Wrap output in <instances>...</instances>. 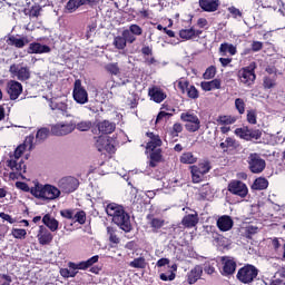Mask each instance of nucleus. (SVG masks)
Here are the masks:
<instances>
[{
    "label": "nucleus",
    "instance_id": "nucleus-1",
    "mask_svg": "<svg viewBox=\"0 0 285 285\" xmlns=\"http://www.w3.org/2000/svg\"><path fill=\"white\" fill-rule=\"evenodd\" d=\"M106 213L109 217H112L114 224L118 225L125 233L132 230V224L130 223V215L126 213L122 206L110 203L106 207Z\"/></svg>",
    "mask_w": 285,
    "mask_h": 285
},
{
    "label": "nucleus",
    "instance_id": "nucleus-2",
    "mask_svg": "<svg viewBox=\"0 0 285 285\" xmlns=\"http://www.w3.org/2000/svg\"><path fill=\"white\" fill-rule=\"evenodd\" d=\"M30 194L36 197V199H41V202H55L61 197V189L57 186L50 184L37 183L35 187H31Z\"/></svg>",
    "mask_w": 285,
    "mask_h": 285
},
{
    "label": "nucleus",
    "instance_id": "nucleus-3",
    "mask_svg": "<svg viewBox=\"0 0 285 285\" xmlns=\"http://www.w3.org/2000/svg\"><path fill=\"white\" fill-rule=\"evenodd\" d=\"M97 262H99V255L92 256L91 258L80 262L78 264L69 262L68 263L69 269L61 268L60 275H61V277H66V278L77 277V273H79L77 271H86V269L90 268V266H92L94 264H97Z\"/></svg>",
    "mask_w": 285,
    "mask_h": 285
},
{
    "label": "nucleus",
    "instance_id": "nucleus-4",
    "mask_svg": "<svg viewBox=\"0 0 285 285\" xmlns=\"http://www.w3.org/2000/svg\"><path fill=\"white\" fill-rule=\"evenodd\" d=\"M257 275H259L257 267L254 265H245L238 269L236 277L242 284H253V282L257 279Z\"/></svg>",
    "mask_w": 285,
    "mask_h": 285
},
{
    "label": "nucleus",
    "instance_id": "nucleus-5",
    "mask_svg": "<svg viewBox=\"0 0 285 285\" xmlns=\"http://www.w3.org/2000/svg\"><path fill=\"white\" fill-rule=\"evenodd\" d=\"M180 119L185 122L187 132H197L202 128V120L193 111L183 112Z\"/></svg>",
    "mask_w": 285,
    "mask_h": 285
},
{
    "label": "nucleus",
    "instance_id": "nucleus-6",
    "mask_svg": "<svg viewBox=\"0 0 285 285\" xmlns=\"http://www.w3.org/2000/svg\"><path fill=\"white\" fill-rule=\"evenodd\" d=\"M248 169L254 175H259L266 170V160L257 153L249 154L247 157Z\"/></svg>",
    "mask_w": 285,
    "mask_h": 285
},
{
    "label": "nucleus",
    "instance_id": "nucleus-7",
    "mask_svg": "<svg viewBox=\"0 0 285 285\" xmlns=\"http://www.w3.org/2000/svg\"><path fill=\"white\" fill-rule=\"evenodd\" d=\"M9 72L12 79H18V81H28V79H30V68L22 63H12L9 68Z\"/></svg>",
    "mask_w": 285,
    "mask_h": 285
},
{
    "label": "nucleus",
    "instance_id": "nucleus-8",
    "mask_svg": "<svg viewBox=\"0 0 285 285\" xmlns=\"http://www.w3.org/2000/svg\"><path fill=\"white\" fill-rule=\"evenodd\" d=\"M75 120H71L69 122L60 121L51 127V134H53L55 137H66V135L75 132Z\"/></svg>",
    "mask_w": 285,
    "mask_h": 285
},
{
    "label": "nucleus",
    "instance_id": "nucleus-9",
    "mask_svg": "<svg viewBox=\"0 0 285 285\" xmlns=\"http://www.w3.org/2000/svg\"><path fill=\"white\" fill-rule=\"evenodd\" d=\"M58 188L60 193H65L67 195H70V193H75L77 188H79V179L72 176L62 177L58 181Z\"/></svg>",
    "mask_w": 285,
    "mask_h": 285
},
{
    "label": "nucleus",
    "instance_id": "nucleus-10",
    "mask_svg": "<svg viewBox=\"0 0 285 285\" xmlns=\"http://www.w3.org/2000/svg\"><path fill=\"white\" fill-rule=\"evenodd\" d=\"M238 79L244 86H253L255 79H257V76L255 75V66L250 65L249 67L242 68L238 71Z\"/></svg>",
    "mask_w": 285,
    "mask_h": 285
},
{
    "label": "nucleus",
    "instance_id": "nucleus-11",
    "mask_svg": "<svg viewBox=\"0 0 285 285\" xmlns=\"http://www.w3.org/2000/svg\"><path fill=\"white\" fill-rule=\"evenodd\" d=\"M72 97L76 104H80L81 106L88 104V91L83 88L79 79L73 83Z\"/></svg>",
    "mask_w": 285,
    "mask_h": 285
},
{
    "label": "nucleus",
    "instance_id": "nucleus-12",
    "mask_svg": "<svg viewBox=\"0 0 285 285\" xmlns=\"http://www.w3.org/2000/svg\"><path fill=\"white\" fill-rule=\"evenodd\" d=\"M228 190L232 195L240 197V199H244L248 195V186H246L242 180H232L228 184Z\"/></svg>",
    "mask_w": 285,
    "mask_h": 285
},
{
    "label": "nucleus",
    "instance_id": "nucleus-13",
    "mask_svg": "<svg viewBox=\"0 0 285 285\" xmlns=\"http://www.w3.org/2000/svg\"><path fill=\"white\" fill-rule=\"evenodd\" d=\"M21 92H23V85L21 82L17 80H9L7 82V94L12 101L19 99Z\"/></svg>",
    "mask_w": 285,
    "mask_h": 285
},
{
    "label": "nucleus",
    "instance_id": "nucleus-14",
    "mask_svg": "<svg viewBox=\"0 0 285 285\" xmlns=\"http://www.w3.org/2000/svg\"><path fill=\"white\" fill-rule=\"evenodd\" d=\"M202 275H204V267L202 265H196L194 268H191L187 273L186 275L187 283L190 285L197 284V282L202 279Z\"/></svg>",
    "mask_w": 285,
    "mask_h": 285
},
{
    "label": "nucleus",
    "instance_id": "nucleus-15",
    "mask_svg": "<svg viewBox=\"0 0 285 285\" xmlns=\"http://www.w3.org/2000/svg\"><path fill=\"white\" fill-rule=\"evenodd\" d=\"M49 106L51 110H56L57 112H60V115H63L65 117H71V115L68 114V102L57 100V98H53L49 101Z\"/></svg>",
    "mask_w": 285,
    "mask_h": 285
},
{
    "label": "nucleus",
    "instance_id": "nucleus-16",
    "mask_svg": "<svg viewBox=\"0 0 285 285\" xmlns=\"http://www.w3.org/2000/svg\"><path fill=\"white\" fill-rule=\"evenodd\" d=\"M35 141V136H28L24 139V142L20 144L14 153H13V157L14 159H19L21 157V155H23V153H26V149L28 148L29 150H32L33 145L32 142Z\"/></svg>",
    "mask_w": 285,
    "mask_h": 285
},
{
    "label": "nucleus",
    "instance_id": "nucleus-17",
    "mask_svg": "<svg viewBox=\"0 0 285 285\" xmlns=\"http://www.w3.org/2000/svg\"><path fill=\"white\" fill-rule=\"evenodd\" d=\"M222 262L224 264L223 275H233L235 271H237V262H235V259L225 256L222 258Z\"/></svg>",
    "mask_w": 285,
    "mask_h": 285
},
{
    "label": "nucleus",
    "instance_id": "nucleus-18",
    "mask_svg": "<svg viewBox=\"0 0 285 285\" xmlns=\"http://www.w3.org/2000/svg\"><path fill=\"white\" fill-rule=\"evenodd\" d=\"M87 3H95V0H69L66 4V10L69 14L77 12L81 6H87Z\"/></svg>",
    "mask_w": 285,
    "mask_h": 285
},
{
    "label": "nucleus",
    "instance_id": "nucleus-19",
    "mask_svg": "<svg viewBox=\"0 0 285 285\" xmlns=\"http://www.w3.org/2000/svg\"><path fill=\"white\" fill-rule=\"evenodd\" d=\"M37 237H38L39 244H41V246H46L50 244V242H52L53 236H52V233H50V230L46 228V226H40Z\"/></svg>",
    "mask_w": 285,
    "mask_h": 285
},
{
    "label": "nucleus",
    "instance_id": "nucleus-20",
    "mask_svg": "<svg viewBox=\"0 0 285 285\" xmlns=\"http://www.w3.org/2000/svg\"><path fill=\"white\" fill-rule=\"evenodd\" d=\"M97 128L101 135H112L117 128V125L109 120H102L97 124Z\"/></svg>",
    "mask_w": 285,
    "mask_h": 285
},
{
    "label": "nucleus",
    "instance_id": "nucleus-21",
    "mask_svg": "<svg viewBox=\"0 0 285 285\" xmlns=\"http://www.w3.org/2000/svg\"><path fill=\"white\" fill-rule=\"evenodd\" d=\"M50 47L47 45H41L39 42H32L29 45L28 53L29 55H43L50 52Z\"/></svg>",
    "mask_w": 285,
    "mask_h": 285
},
{
    "label": "nucleus",
    "instance_id": "nucleus-22",
    "mask_svg": "<svg viewBox=\"0 0 285 285\" xmlns=\"http://www.w3.org/2000/svg\"><path fill=\"white\" fill-rule=\"evenodd\" d=\"M199 7L205 12H217L219 9V0H199Z\"/></svg>",
    "mask_w": 285,
    "mask_h": 285
},
{
    "label": "nucleus",
    "instance_id": "nucleus-23",
    "mask_svg": "<svg viewBox=\"0 0 285 285\" xmlns=\"http://www.w3.org/2000/svg\"><path fill=\"white\" fill-rule=\"evenodd\" d=\"M8 46H13L14 48H26L30 43V40H28V37H16L10 36L7 39Z\"/></svg>",
    "mask_w": 285,
    "mask_h": 285
},
{
    "label": "nucleus",
    "instance_id": "nucleus-24",
    "mask_svg": "<svg viewBox=\"0 0 285 285\" xmlns=\"http://www.w3.org/2000/svg\"><path fill=\"white\" fill-rule=\"evenodd\" d=\"M217 228L222 230V233H227V230H230L233 228L234 222L230 216H222L217 219Z\"/></svg>",
    "mask_w": 285,
    "mask_h": 285
},
{
    "label": "nucleus",
    "instance_id": "nucleus-25",
    "mask_svg": "<svg viewBox=\"0 0 285 285\" xmlns=\"http://www.w3.org/2000/svg\"><path fill=\"white\" fill-rule=\"evenodd\" d=\"M147 220H148L150 228H153L154 233H157V230H159L160 228H164V226L166 225L165 219L157 218L153 214L147 215Z\"/></svg>",
    "mask_w": 285,
    "mask_h": 285
},
{
    "label": "nucleus",
    "instance_id": "nucleus-26",
    "mask_svg": "<svg viewBox=\"0 0 285 285\" xmlns=\"http://www.w3.org/2000/svg\"><path fill=\"white\" fill-rule=\"evenodd\" d=\"M7 166L17 175H23V173H26V164H23L22 160L18 163L17 159L11 158L7 160Z\"/></svg>",
    "mask_w": 285,
    "mask_h": 285
},
{
    "label": "nucleus",
    "instance_id": "nucleus-27",
    "mask_svg": "<svg viewBox=\"0 0 285 285\" xmlns=\"http://www.w3.org/2000/svg\"><path fill=\"white\" fill-rule=\"evenodd\" d=\"M181 224L185 228H195L199 224V215L197 213L186 215L183 217Z\"/></svg>",
    "mask_w": 285,
    "mask_h": 285
},
{
    "label": "nucleus",
    "instance_id": "nucleus-28",
    "mask_svg": "<svg viewBox=\"0 0 285 285\" xmlns=\"http://www.w3.org/2000/svg\"><path fill=\"white\" fill-rule=\"evenodd\" d=\"M149 97H151L153 101L156 104H161V101L166 99V92H164V90L159 89L158 87H154L149 89Z\"/></svg>",
    "mask_w": 285,
    "mask_h": 285
},
{
    "label": "nucleus",
    "instance_id": "nucleus-29",
    "mask_svg": "<svg viewBox=\"0 0 285 285\" xmlns=\"http://www.w3.org/2000/svg\"><path fill=\"white\" fill-rule=\"evenodd\" d=\"M200 87L205 92H210V90H219L222 88V80L214 79L212 81H203Z\"/></svg>",
    "mask_w": 285,
    "mask_h": 285
},
{
    "label": "nucleus",
    "instance_id": "nucleus-30",
    "mask_svg": "<svg viewBox=\"0 0 285 285\" xmlns=\"http://www.w3.org/2000/svg\"><path fill=\"white\" fill-rule=\"evenodd\" d=\"M42 224H45V226H48L51 233H55L59 229V220L52 218L50 214H47L42 217Z\"/></svg>",
    "mask_w": 285,
    "mask_h": 285
},
{
    "label": "nucleus",
    "instance_id": "nucleus-31",
    "mask_svg": "<svg viewBox=\"0 0 285 285\" xmlns=\"http://www.w3.org/2000/svg\"><path fill=\"white\" fill-rule=\"evenodd\" d=\"M147 137L150 139L147 144V150H155V148H159V146H161V138H159V135L147 132Z\"/></svg>",
    "mask_w": 285,
    "mask_h": 285
},
{
    "label": "nucleus",
    "instance_id": "nucleus-32",
    "mask_svg": "<svg viewBox=\"0 0 285 285\" xmlns=\"http://www.w3.org/2000/svg\"><path fill=\"white\" fill-rule=\"evenodd\" d=\"M161 161V149H154L150 154V161L149 166L150 168H157V164Z\"/></svg>",
    "mask_w": 285,
    "mask_h": 285
},
{
    "label": "nucleus",
    "instance_id": "nucleus-33",
    "mask_svg": "<svg viewBox=\"0 0 285 285\" xmlns=\"http://www.w3.org/2000/svg\"><path fill=\"white\" fill-rule=\"evenodd\" d=\"M75 130H79L80 132H88L92 128V121L90 120H81L80 122L75 121Z\"/></svg>",
    "mask_w": 285,
    "mask_h": 285
},
{
    "label": "nucleus",
    "instance_id": "nucleus-34",
    "mask_svg": "<svg viewBox=\"0 0 285 285\" xmlns=\"http://www.w3.org/2000/svg\"><path fill=\"white\" fill-rule=\"evenodd\" d=\"M235 135L245 141H250V128L248 127L236 128Z\"/></svg>",
    "mask_w": 285,
    "mask_h": 285
},
{
    "label": "nucleus",
    "instance_id": "nucleus-35",
    "mask_svg": "<svg viewBox=\"0 0 285 285\" xmlns=\"http://www.w3.org/2000/svg\"><path fill=\"white\" fill-rule=\"evenodd\" d=\"M253 190H266L268 188V179L266 178H257L252 185Z\"/></svg>",
    "mask_w": 285,
    "mask_h": 285
},
{
    "label": "nucleus",
    "instance_id": "nucleus-36",
    "mask_svg": "<svg viewBox=\"0 0 285 285\" xmlns=\"http://www.w3.org/2000/svg\"><path fill=\"white\" fill-rule=\"evenodd\" d=\"M190 173H191V179L194 184H199L202 179H204V175L198 168L197 165H194L190 167Z\"/></svg>",
    "mask_w": 285,
    "mask_h": 285
},
{
    "label": "nucleus",
    "instance_id": "nucleus-37",
    "mask_svg": "<svg viewBox=\"0 0 285 285\" xmlns=\"http://www.w3.org/2000/svg\"><path fill=\"white\" fill-rule=\"evenodd\" d=\"M180 164H197V157L190 151L184 153L180 156Z\"/></svg>",
    "mask_w": 285,
    "mask_h": 285
},
{
    "label": "nucleus",
    "instance_id": "nucleus-38",
    "mask_svg": "<svg viewBox=\"0 0 285 285\" xmlns=\"http://www.w3.org/2000/svg\"><path fill=\"white\" fill-rule=\"evenodd\" d=\"M219 51L223 53V55H226V52H229V55H237V48L230 43H222L220 47H219Z\"/></svg>",
    "mask_w": 285,
    "mask_h": 285
},
{
    "label": "nucleus",
    "instance_id": "nucleus-39",
    "mask_svg": "<svg viewBox=\"0 0 285 285\" xmlns=\"http://www.w3.org/2000/svg\"><path fill=\"white\" fill-rule=\"evenodd\" d=\"M50 135V129L48 128H41L37 131L36 135V141H38L39 144H41V141H46V139H48V136Z\"/></svg>",
    "mask_w": 285,
    "mask_h": 285
},
{
    "label": "nucleus",
    "instance_id": "nucleus-40",
    "mask_svg": "<svg viewBox=\"0 0 285 285\" xmlns=\"http://www.w3.org/2000/svg\"><path fill=\"white\" fill-rule=\"evenodd\" d=\"M105 70L109 72V75H119L121 72V69L119 68V63L117 62H110L105 66Z\"/></svg>",
    "mask_w": 285,
    "mask_h": 285
},
{
    "label": "nucleus",
    "instance_id": "nucleus-41",
    "mask_svg": "<svg viewBox=\"0 0 285 285\" xmlns=\"http://www.w3.org/2000/svg\"><path fill=\"white\" fill-rule=\"evenodd\" d=\"M128 42H126V38L124 36H118L114 38V46L117 50H125Z\"/></svg>",
    "mask_w": 285,
    "mask_h": 285
},
{
    "label": "nucleus",
    "instance_id": "nucleus-42",
    "mask_svg": "<svg viewBox=\"0 0 285 285\" xmlns=\"http://www.w3.org/2000/svg\"><path fill=\"white\" fill-rule=\"evenodd\" d=\"M129 266L131 268H146V266H147L146 258H144V257L135 258L134 261H131L129 263Z\"/></svg>",
    "mask_w": 285,
    "mask_h": 285
},
{
    "label": "nucleus",
    "instance_id": "nucleus-43",
    "mask_svg": "<svg viewBox=\"0 0 285 285\" xmlns=\"http://www.w3.org/2000/svg\"><path fill=\"white\" fill-rule=\"evenodd\" d=\"M108 141V137L106 136H99L96 138V148L99 153H102V150L106 148V144Z\"/></svg>",
    "mask_w": 285,
    "mask_h": 285
},
{
    "label": "nucleus",
    "instance_id": "nucleus-44",
    "mask_svg": "<svg viewBox=\"0 0 285 285\" xmlns=\"http://www.w3.org/2000/svg\"><path fill=\"white\" fill-rule=\"evenodd\" d=\"M179 37L180 39H195V29L190 28V29H181L179 31Z\"/></svg>",
    "mask_w": 285,
    "mask_h": 285
},
{
    "label": "nucleus",
    "instance_id": "nucleus-45",
    "mask_svg": "<svg viewBox=\"0 0 285 285\" xmlns=\"http://www.w3.org/2000/svg\"><path fill=\"white\" fill-rule=\"evenodd\" d=\"M215 266H217L215 261H207L204 263L203 271H205L207 275H213V273H215Z\"/></svg>",
    "mask_w": 285,
    "mask_h": 285
},
{
    "label": "nucleus",
    "instance_id": "nucleus-46",
    "mask_svg": "<svg viewBox=\"0 0 285 285\" xmlns=\"http://www.w3.org/2000/svg\"><path fill=\"white\" fill-rule=\"evenodd\" d=\"M235 121H237V118H235L233 116H220L218 118V122L222 126H230V124H235Z\"/></svg>",
    "mask_w": 285,
    "mask_h": 285
},
{
    "label": "nucleus",
    "instance_id": "nucleus-47",
    "mask_svg": "<svg viewBox=\"0 0 285 285\" xmlns=\"http://www.w3.org/2000/svg\"><path fill=\"white\" fill-rule=\"evenodd\" d=\"M235 108L239 115H244L246 112V102H244V99L237 98L235 100Z\"/></svg>",
    "mask_w": 285,
    "mask_h": 285
},
{
    "label": "nucleus",
    "instance_id": "nucleus-48",
    "mask_svg": "<svg viewBox=\"0 0 285 285\" xmlns=\"http://www.w3.org/2000/svg\"><path fill=\"white\" fill-rule=\"evenodd\" d=\"M73 222H78V224H86V212H73Z\"/></svg>",
    "mask_w": 285,
    "mask_h": 285
},
{
    "label": "nucleus",
    "instance_id": "nucleus-49",
    "mask_svg": "<svg viewBox=\"0 0 285 285\" xmlns=\"http://www.w3.org/2000/svg\"><path fill=\"white\" fill-rule=\"evenodd\" d=\"M11 235L16 239H26V235H28V232H26V229L13 228Z\"/></svg>",
    "mask_w": 285,
    "mask_h": 285
},
{
    "label": "nucleus",
    "instance_id": "nucleus-50",
    "mask_svg": "<svg viewBox=\"0 0 285 285\" xmlns=\"http://www.w3.org/2000/svg\"><path fill=\"white\" fill-rule=\"evenodd\" d=\"M203 175H206L210 171V161L204 160L203 163H199L198 166H196Z\"/></svg>",
    "mask_w": 285,
    "mask_h": 285
},
{
    "label": "nucleus",
    "instance_id": "nucleus-51",
    "mask_svg": "<svg viewBox=\"0 0 285 285\" xmlns=\"http://www.w3.org/2000/svg\"><path fill=\"white\" fill-rule=\"evenodd\" d=\"M122 37L125 38V41L127 43H132L134 41H137V37H135V33L130 32L128 29H125L122 31Z\"/></svg>",
    "mask_w": 285,
    "mask_h": 285
},
{
    "label": "nucleus",
    "instance_id": "nucleus-52",
    "mask_svg": "<svg viewBox=\"0 0 285 285\" xmlns=\"http://www.w3.org/2000/svg\"><path fill=\"white\" fill-rule=\"evenodd\" d=\"M187 96L189 99H199V90H197L195 86L190 85L187 89Z\"/></svg>",
    "mask_w": 285,
    "mask_h": 285
},
{
    "label": "nucleus",
    "instance_id": "nucleus-53",
    "mask_svg": "<svg viewBox=\"0 0 285 285\" xmlns=\"http://www.w3.org/2000/svg\"><path fill=\"white\" fill-rule=\"evenodd\" d=\"M107 234L109 235V242H111L112 244H119V237H117L115 228L107 227Z\"/></svg>",
    "mask_w": 285,
    "mask_h": 285
},
{
    "label": "nucleus",
    "instance_id": "nucleus-54",
    "mask_svg": "<svg viewBox=\"0 0 285 285\" xmlns=\"http://www.w3.org/2000/svg\"><path fill=\"white\" fill-rule=\"evenodd\" d=\"M225 142L227 148H229L230 150H237V148H239V142H237V140H235L234 138L227 137L225 139Z\"/></svg>",
    "mask_w": 285,
    "mask_h": 285
},
{
    "label": "nucleus",
    "instance_id": "nucleus-55",
    "mask_svg": "<svg viewBox=\"0 0 285 285\" xmlns=\"http://www.w3.org/2000/svg\"><path fill=\"white\" fill-rule=\"evenodd\" d=\"M135 37H141L144 35V29L138 24H131L128 29Z\"/></svg>",
    "mask_w": 285,
    "mask_h": 285
},
{
    "label": "nucleus",
    "instance_id": "nucleus-56",
    "mask_svg": "<svg viewBox=\"0 0 285 285\" xmlns=\"http://www.w3.org/2000/svg\"><path fill=\"white\" fill-rule=\"evenodd\" d=\"M215 75H217V68H215V66H210L206 69L204 73V79H213Z\"/></svg>",
    "mask_w": 285,
    "mask_h": 285
},
{
    "label": "nucleus",
    "instance_id": "nucleus-57",
    "mask_svg": "<svg viewBox=\"0 0 285 285\" xmlns=\"http://www.w3.org/2000/svg\"><path fill=\"white\" fill-rule=\"evenodd\" d=\"M183 130H184V126L180 122H176L173 126L171 135L174 137H179V132H183Z\"/></svg>",
    "mask_w": 285,
    "mask_h": 285
},
{
    "label": "nucleus",
    "instance_id": "nucleus-58",
    "mask_svg": "<svg viewBox=\"0 0 285 285\" xmlns=\"http://www.w3.org/2000/svg\"><path fill=\"white\" fill-rule=\"evenodd\" d=\"M263 86L267 89L275 88V78L264 77Z\"/></svg>",
    "mask_w": 285,
    "mask_h": 285
},
{
    "label": "nucleus",
    "instance_id": "nucleus-59",
    "mask_svg": "<svg viewBox=\"0 0 285 285\" xmlns=\"http://www.w3.org/2000/svg\"><path fill=\"white\" fill-rule=\"evenodd\" d=\"M247 121L253 125L257 124V112L255 110L247 111Z\"/></svg>",
    "mask_w": 285,
    "mask_h": 285
},
{
    "label": "nucleus",
    "instance_id": "nucleus-60",
    "mask_svg": "<svg viewBox=\"0 0 285 285\" xmlns=\"http://www.w3.org/2000/svg\"><path fill=\"white\" fill-rule=\"evenodd\" d=\"M252 139H262V130L259 129H249V141Z\"/></svg>",
    "mask_w": 285,
    "mask_h": 285
},
{
    "label": "nucleus",
    "instance_id": "nucleus-61",
    "mask_svg": "<svg viewBox=\"0 0 285 285\" xmlns=\"http://www.w3.org/2000/svg\"><path fill=\"white\" fill-rule=\"evenodd\" d=\"M61 217H65V219H75V210L72 209H65L60 212Z\"/></svg>",
    "mask_w": 285,
    "mask_h": 285
},
{
    "label": "nucleus",
    "instance_id": "nucleus-62",
    "mask_svg": "<svg viewBox=\"0 0 285 285\" xmlns=\"http://www.w3.org/2000/svg\"><path fill=\"white\" fill-rule=\"evenodd\" d=\"M175 277H177V274H175L174 272H170L169 275H167L166 273L160 274V279L163 282H174Z\"/></svg>",
    "mask_w": 285,
    "mask_h": 285
},
{
    "label": "nucleus",
    "instance_id": "nucleus-63",
    "mask_svg": "<svg viewBox=\"0 0 285 285\" xmlns=\"http://www.w3.org/2000/svg\"><path fill=\"white\" fill-rule=\"evenodd\" d=\"M178 88H179V90H181L183 94L188 92V89L190 88V82L178 81Z\"/></svg>",
    "mask_w": 285,
    "mask_h": 285
},
{
    "label": "nucleus",
    "instance_id": "nucleus-64",
    "mask_svg": "<svg viewBox=\"0 0 285 285\" xmlns=\"http://www.w3.org/2000/svg\"><path fill=\"white\" fill-rule=\"evenodd\" d=\"M228 12L232 14L234 19H237V17H242L240 10L235 7H229Z\"/></svg>",
    "mask_w": 285,
    "mask_h": 285
}]
</instances>
